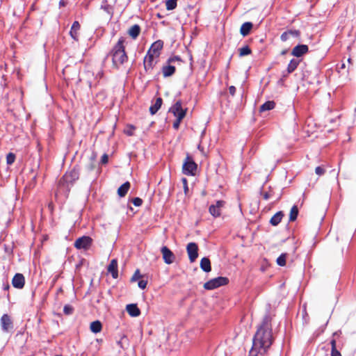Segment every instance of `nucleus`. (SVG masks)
<instances>
[{
  "label": "nucleus",
  "mask_w": 356,
  "mask_h": 356,
  "mask_svg": "<svg viewBox=\"0 0 356 356\" xmlns=\"http://www.w3.org/2000/svg\"><path fill=\"white\" fill-rule=\"evenodd\" d=\"M197 167V164L188 156L183 164V172L186 175H195Z\"/></svg>",
  "instance_id": "obj_6"
},
{
  "label": "nucleus",
  "mask_w": 356,
  "mask_h": 356,
  "mask_svg": "<svg viewBox=\"0 0 356 356\" xmlns=\"http://www.w3.org/2000/svg\"><path fill=\"white\" fill-rule=\"evenodd\" d=\"M141 277H142V275H140V271L138 269L135 271L134 274L133 275V276L131 279V281L135 282V281L139 280Z\"/></svg>",
  "instance_id": "obj_39"
},
{
  "label": "nucleus",
  "mask_w": 356,
  "mask_h": 356,
  "mask_svg": "<svg viewBox=\"0 0 356 356\" xmlns=\"http://www.w3.org/2000/svg\"><path fill=\"white\" fill-rule=\"evenodd\" d=\"M79 172L76 169H73L70 172H66L58 182L56 195H63L67 197L70 192V187L73 185L74 181L79 179Z\"/></svg>",
  "instance_id": "obj_2"
},
{
  "label": "nucleus",
  "mask_w": 356,
  "mask_h": 356,
  "mask_svg": "<svg viewBox=\"0 0 356 356\" xmlns=\"http://www.w3.org/2000/svg\"><path fill=\"white\" fill-rule=\"evenodd\" d=\"M209 210V213L214 217H218L220 215V210L215 207V205H211Z\"/></svg>",
  "instance_id": "obj_32"
},
{
  "label": "nucleus",
  "mask_w": 356,
  "mask_h": 356,
  "mask_svg": "<svg viewBox=\"0 0 356 356\" xmlns=\"http://www.w3.org/2000/svg\"><path fill=\"white\" fill-rule=\"evenodd\" d=\"M80 24L77 21H75L72 27L71 30L70 31V34L71 37L76 41L79 40V31L80 30Z\"/></svg>",
  "instance_id": "obj_16"
},
{
  "label": "nucleus",
  "mask_w": 356,
  "mask_h": 356,
  "mask_svg": "<svg viewBox=\"0 0 356 356\" xmlns=\"http://www.w3.org/2000/svg\"><path fill=\"white\" fill-rule=\"evenodd\" d=\"M140 27L138 24L132 26L128 31L129 35L134 39H136L140 34Z\"/></svg>",
  "instance_id": "obj_22"
},
{
  "label": "nucleus",
  "mask_w": 356,
  "mask_h": 356,
  "mask_svg": "<svg viewBox=\"0 0 356 356\" xmlns=\"http://www.w3.org/2000/svg\"><path fill=\"white\" fill-rule=\"evenodd\" d=\"M271 318L266 315L252 339V347L250 351V356L265 354L273 343Z\"/></svg>",
  "instance_id": "obj_1"
},
{
  "label": "nucleus",
  "mask_w": 356,
  "mask_h": 356,
  "mask_svg": "<svg viewBox=\"0 0 356 356\" xmlns=\"http://www.w3.org/2000/svg\"><path fill=\"white\" fill-rule=\"evenodd\" d=\"M284 216V214L282 211H278L270 219V223L273 225L276 226L282 220V217Z\"/></svg>",
  "instance_id": "obj_23"
},
{
  "label": "nucleus",
  "mask_w": 356,
  "mask_h": 356,
  "mask_svg": "<svg viewBox=\"0 0 356 356\" xmlns=\"http://www.w3.org/2000/svg\"><path fill=\"white\" fill-rule=\"evenodd\" d=\"M163 47V42L162 40H156L150 47L147 53L154 56V57H159L161 51Z\"/></svg>",
  "instance_id": "obj_11"
},
{
  "label": "nucleus",
  "mask_w": 356,
  "mask_h": 356,
  "mask_svg": "<svg viewBox=\"0 0 356 356\" xmlns=\"http://www.w3.org/2000/svg\"><path fill=\"white\" fill-rule=\"evenodd\" d=\"M177 0H167L165 3L166 9L168 10H172L175 9L177 6Z\"/></svg>",
  "instance_id": "obj_33"
},
{
  "label": "nucleus",
  "mask_w": 356,
  "mask_h": 356,
  "mask_svg": "<svg viewBox=\"0 0 356 356\" xmlns=\"http://www.w3.org/2000/svg\"><path fill=\"white\" fill-rule=\"evenodd\" d=\"M158 57L147 53L144 58V68L146 72H150L158 62Z\"/></svg>",
  "instance_id": "obj_8"
},
{
  "label": "nucleus",
  "mask_w": 356,
  "mask_h": 356,
  "mask_svg": "<svg viewBox=\"0 0 356 356\" xmlns=\"http://www.w3.org/2000/svg\"><path fill=\"white\" fill-rule=\"evenodd\" d=\"M127 312L132 317H137L140 314V309L136 304H129L127 305Z\"/></svg>",
  "instance_id": "obj_17"
},
{
  "label": "nucleus",
  "mask_w": 356,
  "mask_h": 356,
  "mask_svg": "<svg viewBox=\"0 0 356 356\" xmlns=\"http://www.w3.org/2000/svg\"><path fill=\"white\" fill-rule=\"evenodd\" d=\"M102 328V323L99 321H95L90 323V329L93 333L100 332Z\"/></svg>",
  "instance_id": "obj_26"
},
{
  "label": "nucleus",
  "mask_w": 356,
  "mask_h": 356,
  "mask_svg": "<svg viewBox=\"0 0 356 356\" xmlns=\"http://www.w3.org/2000/svg\"><path fill=\"white\" fill-rule=\"evenodd\" d=\"M285 53H286V51H283L282 52V54H284Z\"/></svg>",
  "instance_id": "obj_50"
},
{
  "label": "nucleus",
  "mask_w": 356,
  "mask_h": 356,
  "mask_svg": "<svg viewBox=\"0 0 356 356\" xmlns=\"http://www.w3.org/2000/svg\"><path fill=\"white\" fill-rule=\"evenodd\" d=\"M9 289V285L7 284L6 286H5V289Z\"/></svg>",
  "instance_id": "obj_49"
},
{
  "label": "nucleus",
  "mask_w": 356,
  "mask_h": 356,
  "mask_svg": "<svg viewBox=\"0 0 356 356\" xmlns=\"http://www.w3.org/2000/svg\"><path fill=\"white\" fill-rule=\"evenodd\" d=\"M277 264L280 266H284L286 265V254H282L277 259Z\"/></svg>",
  "instance_id": "obj_35"
},
{
  "label": "nucleus",
  "mask_w": 356,
  "mask_h": 356,
  "mask_svg": "<svg viewBox=\"0 0 356 356\" xmlns=\"http://www.w3.org/2000/svg\"><path fill=\"white\" fill-rule=\"evenodd\" d=\"M182 181H183V183H184V185L185 192L186 193V191H188L187 180H186V178H184L182 179Z\"/></svg>",
  "instance_id": "obj_46"
},
{
  "label": "nucleus",
  "mask_w": 356,
  "mask_h": 356,
  "mask_svg": "<svg viewBox=\"0 0 356 356\" xmlns=\"http://www.w3.org/2000/svg\"><path fill=\"white\" fill-rule=\"evenodd\" d=\"M132 203L136 206V207H140L142 203H143V200L139 198V197H135L132 200Z\"/></svg>",
  "instance_id": "obj_41"
},
{
  "label": "nucleus",
  "mask_w": 356,
  "mask_h": 356,
  "mask_svg": "<svg viewBox=\"0 0 356 356\" xmlns=\"http://www.w3.org/2000/svg\"><path fill=\"white\" fill-rule=\"evenodd\" d=\"M251 54V49L248 46H245L239 49V56H245Z\"/></svg>",
  "instance_id": "obj_34"
},
{
  "label": "nucleus",
  "mask_w": 356,
  "mask_h": 356,
  "mask_svg": "<svg viewBox=\"0 0 356 356\" xmlns=\"http://www.w3.org/2000/svg\"><path fill=\"white\" fill-rule=\"evenodd\" d=\"M162 102H163V101L161 97L157 98L156 99L155 103L149 107V111H151V112L158 111V110L160 109V108L162 105Z\"/></svg>",
  "instance_id": "obj_29"
},
{
  "label": "nucleus",
  "mask_w": 356,
  "mask_h": 356,
  "mask_svg": "<svg viewBox=\"0 0 356 356\" xmlns=\"http://www.w3.org/2000/svg\"><path fill=\"white\" fill-rule=\"evenodd\" d=\"M275 103L273 101H268L260 107V111H267L275 108Z\"/></svg>",
  "instance_id": "obj_27"
},
{
  "label": "nucleus",
  "mask_w": 356,
  "mask_h": 356,
  "mask_svg": "<svg viewBox=\"0 0 356 356\" xmlns=\"http://www.w3.org/2000/svg\"><path fill=\"white\" fill-rule=\"evenodd\" d=\"M228 282V279L224 277H218L207 282L204 288L207 290H212L219 286H224Z\"/></svg>",
  "instance_id": "obj_4"
},
{
  "label": "nucleus",
  "mask_w": 356,
  "mask_h": 356,
  "mask_svg": "<svg viewBox=\"0 0 356 356\" xmlns=\"http://www.w3.org/2000/svg\"><path fill=\"white\" fill-rule=\"evenodd\" d=\"M225 202L222 200H218L216 202L215 207H216L219 210H220V208L224 206Z\"/></svg>",
  "instance_id": "obj_43"
},
{
  "label": "nucleus",
  "mask_w": 356,
  "mask_h": 356,
  "mask_svg": "<svg viewBox=\"0 0 356 356\" xmlns=\"http://www.w3.org/2000/svg\"><path fill=\"white\" fill-rule=\"evenodd\" d=\"M300 64V60L298 59L293 58L291 60L290 63L287 66V72L288 74H291L296 70Z\"/></svg>",
  "instance_id": "obj_25"
},
{
  "label": "nucleus",
  "mask_w": 356,
  "mask_h": 356,
  "mask_svg": "<svg viewBox=\"0 0 356 356\" xmlns=\"http://www.w3.org/2000/svg\"><path fill=\"white\" fill-rule=\"evenodd\" d=\"M108 161V156L107 154H104L102 156L101 162H102V163L105 164V163H107Z\"/></svg>",
  "instance_id": "obj_44"
},
{
  "label": "nucleus",
  "mask_w": 356,
  "mask_h": 356,
  "mask_svg": "<svg viewBox=\"0 0 356 356\" xmlns=\"http://www.w3.org/2000/svg\"><path fill=\"white\" fill-rule=\"evenodd\" d=\"M299 35H300V32L298 31L289 30V31L284 32L281 35L280 38H281L282 41L285 42L287 40H289L291 37H298Z\"/></svg>",
  "instance_id": "obj_19"
},
{
  "label": "nucleus",
  "mask_w": 356,
  "mask_h": 356,
  "mask_svg": "<svg viewBox=\"0 0 356 356\" xmlns=\"http://www.w3.org/2000/svg\"><path fill=\"white\" fill-rule=\"evenodd\" d=\"M186 251L191 262H194L198 257V247L195 243H189L186 246Z\"/></svg>",
  "instance_id": "obj_9"
},
{
  "label": "nucleus",
  "mask_w": 356,
  "mask_h": 356,
  "mask_svg": "<svg viewBox=\"0 0 356 356\" xmlns=\"http://www.w3.org/2000/svg\"><path fill=\"white\" fill-rule=\"evenodd\" d=\"M325 170L322 166H318L315 169V172L318 176H321L325 173Z\"/></svg>",
  "instance_id": "obj_40"
},
{
  "label": "nucleus",
  "mask_w": 356,
  "mask_h": 356,
  "mask_svg": "<svg viewBox=\"0 0 356 356\" xmlns=\"http://www.w3.org/2000/svg\"><path fill=\"white\" fill-rule=\"evenodd\" d=\"M12 284L14 288L22 289L25 284V277L22 273H16L13 280Z\"/></svg>",
  "instance_id": "obj_13"
},
{
  "label": "nucleus",
  "mask_w": 356,
  "mask_h": 356,
  "mask_svg": "<svg viewBox=\"0 0 356 356\" xmlns=\"http://www.w3.org/2000/svg\"><path fill=\"white\" fill-rule=\"evenodd\" d=\"M147 281L144 280H140L138 283V287L140 288L141 289H145L147 286Z\"/></svg>",
  "instance_id": "obj_42"
},
{
  "label": "nucleus",
  "mask_w": 356,
  "mask_h": 356,
  "mask_svg": "<svg viewBox=\"0 0 356 356\" xmlns=\"http://www.w3.org/2000/svg\"><path fill=\"white\" fill-rule=\"evenodd\" d=\"M176 117V120L173 122V127L178 129L179 124L183 118L186 116V113H173Z\"/></svg>",
  "instance_id": "obj_24"
},
{
  "label": "nucleus",
  "mask_w": 356,
  "mask_h": 356,
  "mask_svg": "<svg viewBox=\"0 0 356 356\" xmlns=\"http://www.w3.org/2000/svg\"><path fill=\"white\" fill-rule=\"evenodd\" d=\"M269 197H270V195H269V194H268V193H266L264 195V198L265 200H268V199H269Z\"/></svg>",
  "instance_id": "obj_48"
},
{
  "label": "nucleus",
  "mask_w": 356,
  "mask_h": 356,
  "mask_svg": "<svg viewBox=\"0 0 356 356\" xmlns=\"http://www.w3.org/2000/svg\"><path fill=\"white\" fill-rule=\"evenodd\" d=\"M15 160V155L13 153H9L6 156V163L8 165H12Z\"/></svg>",
  "instance_id": "obj_36"
},
{
  "label": "nucleus",
  "mask_w": 356,
  "mask_h": 356,
  "mask_svg": "<svg viewBox=\"0 0 356 356\" xmlns=\"http://www.w3.org/2000/svg\"><path fill=\"white\" fill-rule=\"evenodd\" d=\"M124 42L125 38L123 37L120 38L111 51L113 65L116 68H119L120 66L127 62L128 59L125 52Z\"/></svg>",
  "instance_id": "obj_3"
},
{
  "label": "nucleus",
  "mask_w": 356,
  "mask_h": 356,
  "mask_svg": "<svg viewBox=\"0 0 356 356\" xmlns=\"http://www.w3.org/2000/svg\"><path fill=\"white\" fill-rule=\"evenodd\" d=\"M309 48L307 45L298 44L292 49L291 54L296 57H300L307 54Z\"/></svg>",
  "instance_id": "obj_14"
},
{
  "label": "nucleus",
  "mask_w": 356,
  "mask_h": 356,
  "mask_svg": "<svg viewBox=\"0 0 356 356\" xmlns=\"http://www.w3.org/2000/svg\"><path fill=\"white\" fill-rule=\"evenodd\" d=\"M253 24L252 22H245L243 23L240 29V33L243 36H247L250 34L251 29H252Z\"/></svg>",
  "instance_id": "obj_18"
},
{
  "label": "nucleus",
  "mask_w": 356,
  "mask_h": 356,
  "mask_svg": "<svg viewBox=\"0 0 356 356\" xmlns=\"http://www.w3.org/2000/svg\"><path fill=\"white\" fill-rule=\"evenodd\" d=\"M72 312H73V307L69 305H66L64 306V308H63V312L67 314V315H70L71 314H72Z\"/></svg>",
  "instance_id": "obj_38"
},
{
  "label": "nucleus",
  "mask_w": 356,
  "mask_h": 356,
  "mask_svg": "<svg viewBox=\"0 0 356 356\" xmlns=\"http://www.w3.org/2000/svg\"><path fill=\"white\" fill-rule=\"evenodd\" d=\"M168 111H187V109H183L179 101L177 102Z\"/></svg>",
  "instance_id": "obj_31"
},
{
  "label": "nucleus",
  "mask_w": 356,
  "mask_h": 356,
  "mask_svg": "<svg viewBox=\"0 0 356 356\" xmlns=\"http://www.w3.org/2000/svg\"><path fill=\"white\" fill-rule=\"evenodd\" d=\"M1 329L4 332H8L13 328V322L8 314H3L1 318Z\"/></svg>",
  "instance_id": "obj_12"
},
{
  "label": "nucleus",
  "mask_w": 356,
  "mask_h": 356,
  "mask_svg": "<svg viewBox=\"0 0 356 356\" xmlns=\"http://www.w3.org/2000/svg\"><path fill=\"white\" fill-rule=\"evenodd\" d=\"M60 6H65V1L64 0H60L59 2Z\"/></svg>",
  "instance_id": "obj_47"
},
{
  "label": "nucleus",
  "mask_w": 356,
  "mask_h": 356,
  "mask_svg": "<svg viewBox=\"0 0 356 356\" xmlns=\"http://www.w3.org/2000/svg\"><path fill=\"white\" fill-rule=\"evenodd\" d=\"M236 88L233 86H230L229 88V92L230 93V95H232V96H234L236 93Z\"/></svg>",
  "instance_id": "obj_45"
},
{
  "label": "nucleus",
  "mask_w": 356,
  "mask_h": 356,
  "mask_svg": "<svg viewBox=\"0 0 356 356\" xmlns=\"http://www.w3.org/2000/svg\"><path fill=\"white\" fill-rule=\"evenodd\" d=\"M180 58L178 56H173L168 60V63L163 65L161 71L164 77H168L173 75L175 72V67L172 65L171 63L175 61H179Z\"/></svg>",
  "instance_id": "obj_5"
},
{
  "label": "nucleus",
  "mask_w": 356,
  "mask_h": 356,
  "mask_svg": "<svg viewBox=\"0 0 356 356\" xmlns=\"http://www.w3.org/2000/svg\"><path fill=\"white\" fill-rule=\"evenodd\" d=\"M200 268L204 272H210L211 270L210 260L207 257H204L200 261Z\"/></svg>",
  "instance_id": "obj_21"
},
{
  "label": "nucleus",
  "mask_w": 356,
  "mask_h": 356,
  "mask_svg": "<svg viewBox=\"0 0 356 356\" xmlns=\"http://www.w3.org/2000/svg\"><path fill=\"white\" fill-rule=\"evenodd\" d=\"M135 127L133 125H128L124 130V133L128 136H132L134 134V130Z\"/></svg>",
  "instance_id": "obj_37"
},
{
  "label": "nucleus",
  "mask_w": 356,
  "mask_h": 356,
  "mask_svg": "<svg viewBox=\"0 0 356 356\" xmlns=\"http://www.w3.org/2000/svg\"><path fill=\"white\" fill-rule=\"evenodd\" d=\"M108 273H111L113 278H117L118 276V262L116 259H112L108 266Z\"/></svg>",
  "instance_id": "obj_15"
},
{
  "label": "nucleus",
  "mask_w": 356,
  "mask_h": 356,
  "mask_svg": "<svg viewBox=\"0 0 356 356\" xmlns=\"http://www.w3.org/2000/svg\"><path fill=\"white\" fill-rule=\"evenodd\" d=\"M161 252L163 261L166 264H171L175 261V255L167 246H163Z\"/></svg>",
  "instance_id": "obj_10"
},
{
  "label": "nucleus",
  "mask_w": 356,
  "mask_h": 356,
  "mask_svg": "<svg viewBox=\"0 0 356 356\" xmlns=\"http://www.w3.org/2000/svg\"><path fill=\"white\" fill-rule=\"evenodd\" d=\"M298 215V207L294 205L292 207L290 211L289 214V220L290 221H294L296 220L297 216Z\"/></svg>",
  "instance_id": "obj_30"
},
{
  "label": "nucleus",
  "mask_w": 356,
  "mask_h": 356,
  "mask_svg": "<svg viewBox=\"0 0 356 356\" xmlns=\"http://www.w3.org/2000/svg\"><path fill=\"white\" fill-rule=\"evenodd\" d=\"M331 344V356H342L339 350L337 349V342L335 339H332Z\"/></svg>",
  "instance_id": "obj_28"
},
{
  "label": "nucleus",
  "mask_w": 356,
  "mask_h": 356,
  "mask_svg": "<svg viewBox=\"0 0 356 356\" xmlns=\"http://www.w3.org/2000/svg\"><path fill=\"white\" fill-rule=\"evenodd\" d=\"M130 188V183L129 181H126L122 185H121L118 189V195L122 197L126 195L128 191Z\"/></svg>",
  "instance_id": "obj_20"
},
{
  "label": "nucleus",
  "mask_w": 356,
  "mask_h": 356,
  "mask_svg": "<svg viewBox=\"0 0 356 356\" xmlns=\"http://www.w3.org/2000/svg\"><path fill=\"white\" fill-rule=\"evenodd\" d=\"M92 243V239L88 236L78 238L74 242V247L77 249L88 250Z\"/></svg>",
  "instance_id": "obj_7"
}]
</instances>
